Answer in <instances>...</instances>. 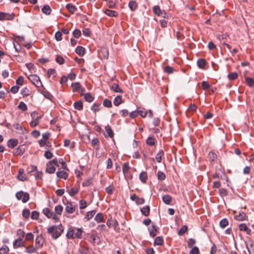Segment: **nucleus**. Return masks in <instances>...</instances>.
<instances>
[{"instance_id": "2eb2a0df", "label": "nucleus", "mask_w": 254, "mask_h": 254, "mask_svg": "<svg viewBox=\"0 0 254 254\" xmlns=\"http://www.w3.org/2000/svg\"><path fill=\"white\" fill-rule=\"evenodd\" d=\"M128 6L132 11L135 10L137 7V3L135 0H131L128 3Z\"/></svg>"}, {"instance_id": "4468645a", "label": "nucleus", "mask_w": 254, "mask_h": 254, "mask_svg": "<svg viewBox=\"0 0 254 254\" xmlns=\"http://www.w3.org/2000/svg\"><path fill=\"white\" fill-rule=\"evenodd\" d=\"M141 212L142 214L146 216L149 215L150 213V207L148 206H145L141 209Z\"/></svg>"}, {"instance_id": "f3484780", "label": "nucleus", "mask_w": 254, "mask_h": 254, "mask_svg": "<svg viewBox=\"0 0 254 254\" xmlns=\"http://www.w3.org/2000/svg\"><path fill=\"white\" fill-rule=\"evenodd\" d=\"M73 92H76L81 89L80 84L79 82L73 83L71 84Z\"/></svg>"}, {"instance_id": "aec40b11", "label": "nucleus", "mask_w": 254, "mask_h": 254, "mask_svg": "<svg viewBox=\"0 0 254 254\" xmlns=\"http://www.w3.org/2000/svg\"><path fill=\"white\" fill-rule=\"evenodd\" d=\"M23 243L22 242V239L21 238H18V239L16 240L13 243V246L14 248L21 247L23 246Z\"/></svg>"}, {"instance_id": "7c9ffc66", "label": "nucleus", "mask_w": 254, "mask_h": 254, "mask_svg": "<svg viewBox=\"0 0 254 254\" xmlns=\"http://www.w3.org/2000/svg\"><path fill=\"white\" fill-rule=\"evenodd\" d=\"M63 208L61 205H57L55 208V211L57 214L61 215Z\"/></svg>"}, {"instance_id": "09e8293b", "label": "nucleus", "mask_w": 254, "mask_h": 254, "mask_svg": "<svg viewBox=\"0 0 254 254\" xmlns=\"http://www.w3.org/2000/svg\"><path fill=\"white\" fill-rule=\"evenodd\" d=\"M84 98L86 101L89 102H91L92 101L93 98L90 95V93H86L84 94Z\"/></svg>"}, {"instance_id": "13d9d810", "label": "nucleus", "mask_w": 254, "mask_h": 254, "mask_svg": "<svg viewBox=\"0 0 254 254\" xmlns=\"http://www.w3.org/2000/svg\"><path fill=\"white\" fill-rule=\"evenodd\" d=\"M196 241L194 239L190 238L189 240L188 246L189 248H192L193 246L195 244Z\"/></svg>"}, {"instance_id": "f8f14e48", "label": "nucleus", "mask_w": 254, "mask_h": 254, "mask_svg": "<svg viewBox=\"0 0 254 254\" xmlns=\"http://www.w3.org/2000/svg\"><path fill=\"white\" fill-rule=\"evenodd\" d=\"M51 9L49 5H45L42 8V11L43 13L46 15H49L51 12Z\"/></svg>"}, {"instance_id": "58836bf2", "label": "nucleus", "mask_w": 254, "mask_h": 254, "mask_svg": "<svg viewBox=\"0 0 254 254\" xmlns=\"http://www.w3.org/2000/svg\"><path fill=\"white\" fill-rule=\"evenodd\" d=\"M246 81L247 84L250 87L254 86V80L251 78L246 77Z\"/></svg>"}, {"instance_id": "dca6fc26", "label": "nucleus", "mask_w": 254, "mask_h": 254, "mask_svg": "<svg viewBox=\"0 0 254 254\" xmlns=\"http://www.w3.org/2000/svg\"><path fill=\"white\" fill-rule=\"evenodd\" d=\"M36 244L39 247H42L44 244V239L41 235L38 236L36 239Z\"/></svg>"}, {"instance_id": "052dcab7", "label": "nucleus", "mask_w": 254, "mask_h": 254, "mask_svg": "<svg viewBox=\"0 0 254 254\" xmlns=\"http://www.w3.org/2000/svg\"><path fill=\"white\" fill-rule=\"evenodd\" d=\"M23 82H24V78H23V77L22 76H20L16 79V83L17 85H22L23 84Z\"/></svg>"}, {"instance_id": "473e14b6", "label": "nucleus", "mask_w": 254, "mask_h": 254, "mask_svg": "<svg viewBox=\"0 0 254 254\" xmlns=\"http://www.w3.org/2000/svg\"><path fill=\"white\" fill-rule=\"evenodd\" d=\"M122 101V97L121 96H117L114 100V104L115 106H119Z\"/></svg>"}, {"instance_id": "49530a36", "label": "nucleus", "mask_w": 254, "mask_h": 254, "mask_svg": "<svg viewBox=\"0 0 254 254\" xmlns=\"http://www.w3.org/2000/svg\"><path fill=\"white\" fill-rule=\"evenodd\" d=\"M164 71L165 72H166L167 73L170 74V73H173V72L174 71V69L171 66H167L164 67Z\"/></svg>"}, {"instance_id": "680f3d73", "label": "nucleus", "mask_w": 254, "mask_h": 254, "mask_svg": "<svg viewBox=\"0 0 254 254\" xmlns=\"http://www.w3.org/2000/svg\"><path fill=\"white\" fill-rule=\"evenodd\" d=\"M79 208L81 209H84L86 207V202L84 200H81L79 201Z\"/></svg>"}, {"instance_id": "20e7f679", "label": "nucleus", "mask_w": 254, "mask_h": 254, "mask_svg": "<svg viewBox=\"0 0 254 254\" xmlns=\"http://www.w3.org/2000/svg\"><path fill=\"white\" fill-rule=\"evenodd\" d=\"M14 15L13 13H0V20H12L14 18Z\"/></svg>"}, {"instance_id": "72a5a7b5", "label": "nucleus", "mask_w": 254, "mask_h": 254, "mask_svg": "<svg viewBox=\"0 0 254 254\" xmlns=\"http://www.w3.org/2000/svg\"><path fill=\"white\" fill-rule=\"evenodd\" d=\"M74 107L75 109L78 110H81L82 109L83 105L81 101H77L74 103Z\"/></svg>"}, {"instance_id": "a18cd8bd", "label": "nucleus", "mask_w": 254, "mask_h": 254, "mask_svg": "<svg viewBox=\"0 0 254 254\" xmlns=\"http://www.w3.org/2000/svg\"><path fill=\"white\" fill-rule=\"evenodd\" d=\"M228 224V221L227 219H223L220 222V226L221 228H225Z\"/></svg>"}, {"instance_id": "c756f323", "label": "nucleus", "mask_w": 254, "mask_h": 254, "mask_svg": "<svg viewBox=\"0 0 254 254\" xmlns=\"http://www.w3.org/2000/svg\"><path fill=\"white\" fill-rule=\"evenodd\" d=\"M147 178V173L144 172H141L139 175V179L141 182L144 183L145 182L146 179Z\"/></svg>"}, {"instance_id": "9b49d317", "label": "nucleus", "mask_w": 254, "mask_h": 254, "mask_svg": "<svg viewBox=\"0 0 254 254\" xmlns=\"http://www.w3.org/2000/svg\"><path fill=\"white\" fill-rule=\"evenodd\" d=\"M75 231V230H74V229L69 228L67 231V232L66 234V237L69 239H74L75 238V236H74Z\"/></svg>"}, {"instance_id": "79ce46f5", "label": "nucleus", "mask_w": 254, "mask_h": 254, "mask_svg": "<svg viewBox=\"0 0 254 254\" xmlns=\"http://www.w3.org/2000/svg\"><path fill=\"white\" fill-rule=\"evenodd\" d=\"M247 248L249 254H254V246L252 243H251L249 246L247 245Z\"/></svg>"}, {"instance_id": "37998d69", "label": "nucleus", "mask_w": 254, "mask_h": 254, "mask_svg": "<svg viewBox=\"0 0 254 254\" xmlns=\"http://www.w3.org/2000/svg\"><path fill=\"white\" fill-rule=\"evenodd\" d=\"M197 64L198 67L202 68L205 65V62L204 60L201 59L198 60Z\"/></svg>"}, {"instance_id": "603ef678", "label": "nucleus", "mask_w": 254, "mask_h": 254, "mask_svg": "<svg viewBox=\"0 0 254 254\" xmlns=\"http://www.w3.org/2000/svg\"><path fill=\"white\" fill-rule=\"evenodd\" d=\"M238 77V74L236 72L231 73L228 74V77L230 80H234Z\"/></svg>"}, {"instance_id": "f257e3e1", "label": "nucleus", "mask_w": 254, "mask_h": 254, "mask_svg": "<svg viewBox=\"0 0 254 254\" xmlns=\"http://www.w3.org/2000/svg\"><path fill=\"white\" fill-rule=\"evenodd\" d=\"M64 231V227L62 225H54L49 227L47 229L48 233L51 235L54 239L59 237Z\"/></svg>"}, {"instance_id": "7ed1b4c3", "label": "nucleus", "mask_w": 254, "mask_h": 254, "mask_svg": "<svg viewBox=\"0 0 254 254\" xmlns=\"http://www.w3.org/2000/svg\"><path fill=\"white\" fill-rule=\"evenodd\" d=\"M16 197L18 200H21L24 203L27 202L29 199V194L20 191L16 193Z\"/></svg>"}, {"instance_id": "338daca9", "label": "nucleus", "mask_w": 254, "mask_h": 254, "mask_svg": "<svg viewBox=\"0 0 254 254\" xmlns=\"http://www.w3.org/2000/svg\"><path fill=\"white\" fill-rule=\"evenodd\" d=\"M98 237L95 235H92L90 237V241L92 243H97L96 242L97 239H98Z\"/></svg>"}, {"instance_id": "2f4dec72", "label": "nucleus", "mask_w": 254, "mask_h": 254, "mask_svg": "<svg viewBox=\"0 0 254 254\" xmlns=\"http://www.w3.org/2000/svg\"><path fill=\"white\" fill-rule=\"evenodd\" d=\"M163 243V239L161 237H157L154 240V245H162Z\"/></svg>"}, {"instance_id": "bf43d9fd", "label": "nucleus", "mask_w": 254, "mask_h": 254, "mask_svg": "<svg viewBox=\"0 0 254 254\" xmlns=\"http://www.w3.org/2000/svg\"><path fill=\"white\" fill-rule=\"evenodd\" d=\"M199 249L197 247H192V249L190 252V254H199Z\"/></svg>"}, {"instance_id": "4c0bfd02", "label": "nucleus", "mask_w": 254, "mask_h": 254, "mask_svg": "<svg viewBox=\"0 0 254 254\" xmlns=\"http://www.w3.org/2000/svg\"><path fill=\"white\" fill-rule=\"evenodd\" d=\"M164 155L163 151H160L156 155L155 159L156 161L160 163L161 161L162 156Z\"/></svg>"}, {"instance_id": "774afa93", "label": "nucleus", "mask_w": 254, "mask_h": 254, "mask_svg": "<svg viewBox=\"0 0 254 254\" xmlns=\"http://www.w3.org/2000/svg\"><path fill=\"white\" fill-rule=\"evenodd\" d=\"M38 217L39 212L36 211H33L31 214V218L33 219L37 220L38 219Z\"/></svg>"}, {"instance_id": "b1692460", "label": "nucleus", "mask_w": 254, "mask_h": 254, "mask_svg": "<svg viewBox=\"0 0 254 254\" xmlns=\"http://www.w3.org/2000/svg\"><path fill=\"white\" fill-rule=\"evenodd\" d=\"M105 13L111 17H116L117 16L118 13L116 11H113L109 9H107L105 11Z\"/></svg>"}, {"instance_id": "a19ab883", "label": "nucleus", "mask_w": 254, "mask_h": 254, "mask_svg": "<svg viewBox=\"0 0 254 254\" xmlns=\"http://www.w3.org/2000/svg\"><path fill=\"white\" fill-rule=\"evenodd\" d=\"M217 156L214 152H211L208 154V158L210 161H214L216 159Z\"/></svg>"}, {"instance_id": "ddd939ff", "label": "nucleus", "mask_w": 254, "mask_h": 254, "mask_svg": "<svg viewBox=\"0 0 254 254\" xmlns=\"http://www.w3.org/2000/svg\"><path fill=\"white\" fill-rule=\"evenodd\" d=\"M57 175L58 177L64 179H66L68 176L67 174L64 171L57 172Z\"/></svg>"}, {"instance_id": "c9c22d12", "label": "nucleus", "mask_w": 254, "mask_h": 254, "mask_svg": "<svg viewBox=\"0 0 254 254\" xmlns=\"http://www.w3.org/2000/svg\"><path fill=\"white\" fill-rule=\"evenodd\" d=\"M105 129H106V131L108 135L110 137H113V135H114V133H113V132L111 127L108 125L105 127Z\"/></svg>"}, {"instance_id": "a211bd4d", "label": "nucleus", "mask_w": 254, "mask_h": 254, "mask_svg": "<svg viewBox=\"0 0 254 254\" xmlns=\"http://www.w3.org/2000/svg\"><path fill=\"white\" fill-rule=\"evenodd\" d=\"M64 146L65 147L69 146L70 149H72L74 147V143L73 142H71L68 139H65L64 140Z\"/></svg>"}, {"instance_id": "5fc2aeb1", "label": "nucleus", "mask_w": 254, "mask_h": 254, "mask_svg": "<svg viewBox=\"0 0 254 254\" xmlns=\"http://www.w3.org/2000/svg\"><path fill=\"white\" fill-rule=\"evenodd\" d=\"M155 139L154 138L149 137L146 140V143L150 146L154 144Z\"/></svg>"}, {"instance_id": "e2e57ef3", "label": "nucleus", "mask_w": 254, "mask_h": 254, "mask_svg": "<svg viewBox=\"0 0 254 254\" xmlns=\"http://www.w3.org/2000/svg\"><path fill=\"white\" fill-rule=\"evenodd\" d=\"M73 35L76 38H78L81 36V32L79 30L76 29L73 32Z\"/></svg>"}, {"instance_id": "0eeeda50", "label": "nucleus", "mask_w": 254, "mask_h": 254, "mask_svg": "<svg viewBox=\"0 0 254 254\" xmlns=\"http://www.w3.org/2000/svg\"><path fill=\"white\" fill-rule=\"evenodd\" d=\"M239 228L240 231H244L248 235H250L251 231L245 224L242 223L239 225Z\"/></svg>"}, {"instance_id": "ea45409f", "label": "nucleus", "mask_w": 254, "mask_h": 254, "mask_svg": "<svg viewBox=\"0 0 254 254\" xmlns=\"http://www.w3.org/2000/svg\"><path fill=\"white\" fill-rule=\"evenodd\" d=\"M18 108L23 111H25L27 109L26 105L23 102L19 103Z\"/></svg>"}, {"instance_id": "a878e982", "label": "nucleus", "mask_w": 254, "mask_h": 254, "mask_svg": "<svg viewBox=\"0 0 254 254\" xmlns=\"http://www.w3.org/2000/svg\"><path fill=\"white\" fill-rule=\"evenodd\" d=\"M74 230H75V233H74L75 238L80 239L81 238V236H82V230L80 228H76V229H74Z\"/></svg>"}, {"instance_id": "6e6552de", "label": "nucleus", "mask_w": 254, "mask_h": 254, "mask_svg": "<svg viewBox=\"0 0 254 254\" xmlns=\"http://www.w3.org/2000/svg\"><path fill=\"white\" fill-rule=\"evenodd\" d=\"M56 167L52 165L51 163L47 164L46 172L49 174H53L56 171Z\"/></svg>"}, {"instance_id": "393cba45", "label": "nucleus", "mask_w": 254, "mask_h": 254, "mask_svg": "<svg viewBox=\"0 0 254 254\" xmlns=\"http://www.w3.org/2000/svg\"><path fill=\"white\" fill-rule=\"evenodd\" d=\"M153 11L154 14L160 16L162 14V11L159 6H154L153 8Z\"/></svg>"}, {"instance_id": "bb28decb", "label": "nucleus", "mask_w": 254, "mask_h": 254, "mask_svg": "<svg viewBox=\"0 0 254 254\" xmlns=\"http://www.w3.org/2000/svg\"><path fill=\"white\" fill-rule=\"evenodd\" d=\"M43 213L48 217L51 218L53 216V213L50 211L49 208H45L43 210Z\"/></svg>"}, {"instance_id": "412c9836", "label": "nucleus", "mask_w": 254, "mask_h": 254, "mask_svg": "<svg viewBox=\"0 0 254 254\" xmlns=\"http://www.w3.org/2000/svg\"><path fill=\"white\" fill-rule=\"evenodd\" d=\"M162 199L163 202L166 204H170L172 200V197L169 195H165L163 196Z\"/></svg>"}, {"instance_id": "4d7b16f0", "label": "nucleus", "mask_w": 254, "mask_h": 254, "mask_svg": "<svg viewBox=\"0 0 254 254\" xmlns=\"http://www.w3.org/2000/svg\"><path fill=\"white\" fill-rule=\"evenodd\" d=\"M55 37L56 39L58 41H61L62 39V33L60 31H58L55 33Z\"/></svg>"}, {"instance_id": "de8ad7c7", "label": "nucleus", "mask_w": 254, "mask_h": 254, "mask_svg": "<svg viewBox=\"0 0 254 254\" xmlns=\"http://www.w3.org/2000/svg\"><path fill=\"white\" fill-rule=\"evenodd\" d=\"M8 251V248L6 246H4L0 249V254H6Z\"/></svg>"}, {"instance_id": "e433bc0d", "label": "nucleus", "mask_w": 254, "mask_h": 254, "mask_svg": "<svg viewBox=\"0 0 254 254\" xmlns=\"http://www.w3.org/2000/svg\"><path fill=\"white\" fill-rule=\"evenodd\" d=\"M188 230V227L186 225L183 226L178 232V235H183Z\"/></svg>"}, {"instance_id": "cd10ccee", "label": "nucleus", "mask_w": 254, "mask_h": 254, "mask_svg": "<svg viewBox=\"0 0 254 254\" xmlns=\"http://www.w3.org/2000/svg\"><path fill=\"white\" fill-rule=\"evenodd\" d=\"M66 7L71 13H73L76 9V7L73 4L70 3L67 4L66 5Z\"/></svg>"}, {"instance_id": "0e129e2a", "label": "nucleus", "mask_w": 254, "mask_h": 254, "mask_svg": "<svg viewBox=\"0 0 254 254\" xmlns=\"http://www.w3.org/2000/svg\"><path fill=\"white\" fill-rule=\"evenodd\" d=\"M21 93L23 96H27L29 95V90L28 88H24L22 90Z\"/></svg>"}, {"instance_id": "5701e85b", "label": "nucleus", "mask_w": 254, "mask_h": 254, "mask_svg": "<svg viewBox=\"0 0 254 254\" xmlns=\"http://www.w3.org/2000/svg\"><path fill=\"white\" fill-rule=\"evenodd\" d=\"M157 228L154 225L152 226L151 229L150 230L149 234L150 236L154 237L157 235Z\"/></svg>"}, {"instance_id": "9d476101", "label": "nucleus", "mask_w": 254, "mask_h": 254, "mask_svg": "<svg viewBox=\"0 0 254 254\" xmlns=\"http://www.w3.org/2000/svg\"><path fill=\"white\" fill-rule=\"evenodd\" d=\"M18 144V141L15 139H9L7 142V146L10 148H13Z\"/></svg>"}, {"instance_id": "4be33fe9", "label": "nucleus", "mask_w": 254, "mask_h": 254, "mask_svg": "<svg viewBox=\"0 0 254 254\" xmlns=\"http://www.w3.org/2000/svg\"><path fill=\"white\" fill-rule=\"evenodd\" d=\"M75 52L80 56H82L84 54V48L82 47L78 46L76 48Z\"/></svg>"}, {"instance_id": "6e6d98bb", "label": "nucleus", "mask_w": 254, "mask_h": 254, "mask_svg": "<svg viewBox=\"0 0 254 254\" xmlns=\"http://www.w3.org/2000/svg\"><path fill=\"white\" fill-rule=\"evenodd\" d=\"M39 144L41 146H48L49 142L48 140L45 139H41L39 141Z\"/></svg>"}, {"instance_id": "c03bdc74", "label": "nucleus", "mask_w": 254, "mask_h": 254, "mask_svg": "<svg viewBox=\"0 0 254 254\" xmlns=\"http://www.w3.org/2000/svg\"><path fill=\"white\" fill-rule=\"evenodd\" d=\"M129 169V167L128 163H124L123 166V172L124 174H126Z\"/></svg>"}, {"instance_id": "69168bd1", "label": "nucleus", "mask_w": 254, "mask_h": 254, "mask_svg": "<svg viewBox=\"0 0 254 254\" xmlns=\"http://www.w3.org/2000/svg\"><path fill=\"white\" fill-rule=\"evenodd\" d=\"M103 105L106 107H108V108L111 107H112V102L110 100L105 99V100H104V101L103 102Z\"/></svg>"}, {"instance_id": "6ab92c4d", "label": "nucleus", "mask_w": 254, "mask_h": 254, "mask_svg": "<svg viewBox=\"0 0 254 254\" xmlns=\"http://www.w3.org/2000/svg\"><path fill=\"white\" fill-rule=\"evenodd\" d=\"M111 89L116 92L122 93V90L119 87V85L117 84L114 83L111 86Z\"/></svg>"}, {"instance_id": "1a4fd4ad", "label": "nucleus", "mask_w": 254, "mask_h": 254, "mask_svg": "<svg viewBox=\"0 0 254 254\" xmlns=\"http://www.w3.org/2000/svg\"><path fill=\"white\" fill-rule=\"evenodd\" d=\"M17 178L22 181H24L26 180V175L24 173V170L20 169L18 171V174L17 175Z\"/></svg>"}, {"instance_id": "c85d7f7f", "label": "nucleus", "mask_w": 254, "mask_h": 254, "mask_svg": "<svg viewBox=\"0 0 254 254\" xmlns=\"http://www.w3.org/2000/svg\"><path fill=\"white\" fill-rule=\"evenodd\" d=\"M68 192L70 196H73L78 192V189L76 187L72 188Z\"/></svg>"}, {"instance_id": "39448f33", "label": "nucleus", "mask_w": 254, "mask_h": 254, "mask_svg": "<svg viewBox=\"0 0 254 254\" xmlns=\"http://www.w3.org/2000/svg\"><path fill=\"white\" fill-rule=\"evenodd\" d=\"M65 211L68 213H72L75 210V207L71 202H68L66 204Z\"/></svg>"}, {"instance_id": "3c124183", "label": "nucleus", "mask_w": 254, "mask_h": 254, "mask_svg": "<svg viewBox=\"0 0 254 254\" xmlns=\"http://www.w3.org/2000/svg\"><path fill=\"white\" fill-rule=\"evenodd\" d=\"M166 176L165 174L161 171H159L157 173V178L159 180H164L165 179Z\"/></svg>"}, {"instance_id": "f03ea898", "label": "nucleus", "mask_w": 254, "mask_h": 254, "mask_svg": "<svg viewBox=\"0 0 254 254\" xmlns=\"http://www.w3.org/2000/svg\"><path fill=\"white\" fill-rule=\"evenodd\" d=\"M29 80L37 87H42V84L39 76L36 74H31L28 76Z\"/></svg>"}, {"instance_id": "f704fd0d", "label": "nucleus", "mask_w": 254, "mask_h": 254, "mask_svg": "<svg viewBox=\"0 0 254 254\" xmlns=\"http://www.w3.org/2000/svg\"><path fill=\"white\" fill-rule=\"evenodd\" d=\"M95 213H96V212L94 210L88 212L86 214V215L85 218L87 220H89V219H90L91 218H92L93 217V216L95 215Z\"/></svg>"}, {"instance_id": "423d86ee", "label": "nucleus", "mask_w": 254, "mask_h": 254, "mask_svg": "<svg viewBox=\"0 0 254 254\" xmlns=\"http://www.w3.org/2000/svg\"><path fill=\"white\" fill-rule=\"evenodd\" d=\"M235 219L239 221H242L245 220L246 218V215L244 212H240L239 213L236 214L235 216Z\"/></svg>"}, {"instance_id": "864d4df0", "label": "nucleus", "mask_w": 254, "mask_h": 254, "mask_svg": "<svg viewBox=\"0 0 254 254\" xmlns=\"http://www.w3.org/2000/svg\"><path fill=\"white\" fill-rule=\"evenodd\" d=\"M103 219V215L101 213L97 214L95 217V220L98 223L101 222L102 221Z\"/></svg>"}, {"instance_id": "8fccbe9b", "label": "nucleus", "mask_w": 254, "mask_h": 254, "mask_svg": "<svg viewBox=\"0 0 254 254\" xmlns=\"http://www.w3.org/2000/svg\"><path fill=\"white\" fill-rule=\"evenodd\" d=\"M30 215V211L28 209H25L23 210L22 216L24 218L27 219Z\"/></svg>"}]
</instances>
